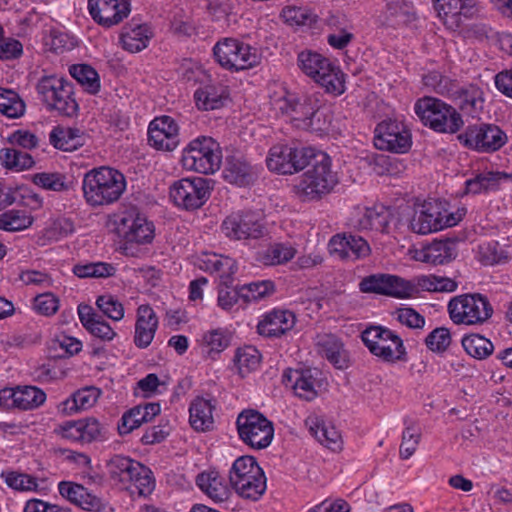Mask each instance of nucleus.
Here are the masks:
<instances>
[{
  "label": "nucleus",
  "instance_id": "f257e3e1",
  "mask_svg": "<svg viewBox=\"0 0 512 512\" xmlns=\"http://www.w3.org/2000/svg\"><path fill=\"white\" fill-rule=\"evenodd\" d=\"M86 202L93 206L115 203L126 190L125 176L118 170L102 166L88 171L82 181Z\"/></svg>",
  "mask_w": 512,
  "mask_h": 512
},
{
  "label": "nucleus",
  "instance_id": "f03ea898",
  "mask_svg": "<svg viewBox=\"0 0 512 512\" xmlns=\"http://www.w3.org/2000/svg\"><path fill=\"white\" fill-rule=\"evenodd\" d=\"M275 109L287 115L298 129L320 132L325 129V119L321 112V100L318 93L296 96L287 93L274 101Z\"/></svg>",
  "mask_w": 512,
  "mask_h": 512
},
{
  "label": "nucleus",
  "instance_id": "7ed1b4c3",
  "mask_svg": "<svg viewBox=\"0 0 512 512\" xmlns=\"http://www.w3.org/2000/svg\"><path fill=\"white\" fill-rule=\"evenodd\" d=\"M297 66L307 77L325 89L340 95L345 91L344 73L329 58L313 50H303L297 55Z\"/></svg>",
  "mask_w": 512,
  "mask_h": 512
},
{
  "label": "nucleus",
  "instance_id": "20e7f679",
  "mask_svg": "<svg viewBox=\"0 0 512 512\" xmlns=\"http://www.w3.org/2000/svg\"><path fill=\"white\" fill-rule=\"evenodd\" d=\"M466 208L459 207L454 211L447 208V203L429 199L413 206H400L397 221L401 224H458L464 220Z\"/></svg>",
  "mask_w": 512,
  "mask_h": 512
},
{
  "label": "nucleus",
  "instance_id": "39448f33",
  "mask_svg": "<svg viewBox=\"0 0 512 512\" xmlns=\"http://www.w3.org/2000/svg\"><path fill=\"white\" fill-rule=\"evenodd\" d=\"M229 481L241 498L252 501L260 499L267 488L264 471L252 456H242L234 461Z\"/></svg>",
  "mask_w": 512,
  "mask_h": 512
},
{
  "label": "nucleus",
  "instance_id": "423d86ee",
  "mask_svg": "<svg viewBox=\"0 0 512 512\" xmlns=\"http://www.w3.org/2000/svg\"><path fill=\"white\" fill-rule=\"evenodd\" d=\"M422 123L439 133L454 134L464 125L460 113L451 105L434 97H423L414 106Z\"/></svg>",
  "mask_w": 512,
  "mask_h": 512
},
{
  "label": "nucleus",
  "instance_id": "0eeeda50",
  "mask_svg": "<svg viewBox=\"0 0 512 512\" xmlns=\"http://www.w3.org/2000/svg\"><path fill=\"white\" fill-rule=\"evenodd\" d=\"M111 478L141 496L150 494L155 486L151 471L141 463L122 455L113 456L108 462Z\"/></svg>",
  "mask_w": 512,
  "mask_h": 512
},
{
  "label": "nucleus",
  "instance_id": "6e6552de",
  "mask_svg": "<svg viewBox=\"0 0 512 512\" xmlns=\"http://www.w3.org/2000/svg\"><path fill=\"white\" fill-rule=\"evenodd\" d=\"M331 158L319 153L316 162L301 175L295 185L297 195L304 200H313L328 194L337 184V175L331 170Z\"/></svg>",
  "mask_w": 512,
  "mask_h": 512
},
{
  "label": "nucleus",
  "instance_id": "1a4fd4ad",
  "mask_svg": "<svg viewBox=\"0 0 512 512\" xmlns=\"http://www.w3.org/2000/svg\"><path fill=\"white\" fill-rule=\"evenodd\" d=\"M451 321L456 325L480 326L493 315L488 298L480 293H467L453 297L447 305Z\"/></svg>",
  "mask_w": 512,
  "mask_h": 512
},
{
  "label": "nucleus",
  "instance_id": "9d476101",
  "mask_svg": "<svg viewBox=\"0 0 512 512\" xmlns=\"http://www.w3.org/2000/svg\"><path fill=\"white\" fill-rule=\"evenodd\" d=\"M222 158L219 143L209 136H199L191 140L182 153L185 169L206 175L219 170Z\"/></svg>",
  "mask_w": 512,
  "mask_h": 512
},
{
  "label": "nucleus",
  "instance_id": "9b49d317",
  "mask_svg": "<svg viewBox=\"0 0 512 512\" xmlns=\"http://www.w3.org/2000/svg\"><path fill=\"white\" fill-rule=\"evenodd\" d=\"M216 62L229 71H242L256 67L261 60L258 49L232 37L220 39L213 47Z\"/></svg>",
  "mask_w": 512,
  "mask_h": 512
},
{
  "label": "nucleus",
  "instance_id": "f8f14e48",
  "mask_svg": "<svg viewBox=\"0 0 512 512\" xmlns=\"http://www.w3.org/2000/svg\"><path fill=\"white\" fill-rule=\"evenodd\" d=\"M36 90L49 111L56 110L69 117L76 114L78 104L73 97V88L64 78L56 75L42 76L36 85Z\"/></svg>",
  "mask_w": 512,
  "mask_h": 512
},
{
  "label": "nucleus",
  "instance_id": "ddd939ff",
  "mask_svg": "<svg viewBox=\"0 0 512 512\" xmlns=\"http://www.w3.org/2000/svg\"><path fill=\"white\" fill-rule=\"evenodd\" d=\"M361 339L371 354L388 363L402 361L406 356V348L401 337L394 331L383 326L367 327Z\"/></svg>",
  "mask_w": 512,
  "mask_h": 512
},
{
  "label": "nucleus",
  "instance_id": "4468645a",
  "mask_svg": "<svg viewBox=\"0 0 512 512\" xmlns=\"http://www.w3.org/2000/svg\"><path fill=\"white\" fill-rule=\"evenodd\" d=\"M240 439L254 449H263L270 445L274 428L263 414L256 410L242 411L236 421Z\"/></svg>",
  "mask_w": 512,
  "mask_h": 512
},
{
  "label": "nucleus",
  "instance_id": "2eb2a0df",
  "mask_svg": "<svg viewBox=\"0 0 512 512\" xmlns=\"http://www.w3.org/2000/svg\"><path fill=\"white\" fill-rule=\"evenodd\" d=\"M210 196L208 180L202 177L182 178L170 187L174 203L186 210L200 208Z\"/></svg>",
  "mask_w": 512,
  "mask_h": 512
},
{
  "label": "nucleus",
  "instance_id": "dca6fc26",
  "mask_svg": "<svg viewBox=\"0 0 512 512\" xmlns=\"http://www.w3.org/2000/svg\"><path fill=\"white\" fill-rule=\"evenodd\" d=\"M458 140L470 149L491 152L500 149L507 142V136L496 125L480 124L468 126L458 135Z\"/></svg>",
  "mask_w": 512,
  "mask_h": 512
},
{
  "label": "nucleus",
  "instance_id": "f3484780",
  "mask_svg": "<svg viewBox=\"0 0 512 512\" xmlns=\"http://www.w3.org/2000/svg\"><path fill=\"white\" fill-rule=\"evenodd\" d=\"M374 144L379 150L405 153L411 147V135L402 122L390 119L377 125Z\"/></svg>",
  "mask_w": 512,
  "mask_h": 512
},
{
  "label": "nucleus",
  "instance_id": "a211bd4d",
  "mask_svg": "<svg viewBox=\"0 0 512 512\" xmlns=\"http://www.w3.org/2000/svg\"><path fill=\"white\" fill-rule=\"evenodd\" d=\"M359 289L363 293L384 294L396 298H409L416 292L414 285L410 282L394 275L381 273L364 277L359 283Z\"/></svg>",
  "mask_w": 512,
  "mask_h": 512
},
{
  "label": "nucleus",
  "instance_id": "6ab92c4d",
  "mask_svg": "<svg viewBox=\"0 0 512 512\" xmlns=\"http://www.w3.org/2000/svg\"><path fill=\"white\" fill-rule=\"evenodd\" d=\"M179 126L168 115L156 117L148 127V142L157 150L173 151L179 145Z\"/></svg>",
  "mask_w": 512,
  "mask_h": 512
},
{
  "label": "nucleus",
  "instance_id": "aec40b11",
  "mask_svg": "<svg viewBox=\"0 0 512 512\" xmlns=\"http://www.w3.org/2000/svg\"><path fill=\"white\" fill-rule=\"evenodd\" d=\"M320 372L317 369H288L283 374V382L291 387L299 398L313 400L321 388Z\"/></svg>",
  "mask_w": 512,
  "mask_h": 512
},
{
  "label": "nucleus",
  "instance_id": "412c9836",
  "mask_svg": "<svg viewBox=\"0 0 512 512\" xmlns=\"http://www.w3.org/2000/svg\"><path fill=\"white\" fill-rule=\"evenodd\" d=\"M92 18L104 27L117 25L130 13L129 0H88Z\"/></svg>",
  "mask_w": 512,
  "mask_h": 512
},
{
  "label": "nucleus",
  "instance_id": "4be33fe9",
  "mask_svg": "<svg viewBox=\"0 0 512 512\" xmlns=\"http://www.w3.org/2000/svg\"><path fill=\"white\" fill-rule=\"evenodd\" d=\"M296 322V317L289 310L273 309L261 318L257 325L260 335L274 338L281 337L290 331Z\"/></svg>",
  "mask_w": 512,
  "mask_h": 512
},
{
  "label": "nucleus",
  "instance_id": "5701e85b",
  "mask_svg": "<svg viewBox=\"0 0 512 512\" xmlns=\"http://www.w3.org/2000/svg\"><path fill=\"white\" fill-rule=\"evenodd\" d=\"M256 175V168L247 161L244 155L234 153L226 157L223 177L227 182L246 186L253 182Z\"/></svg>",
  "mask_w": 512,
  "mask_h": 512
},
{
  "label": "nucleus",
  "instance_id": "b1692460",
  "mask_svg": "<svg viewBox=\"0 0 512 512\" xmlns=\"http://www.w3.org/2000/svg\"><path fill=\"white\" fill-rule=\"evenodd\" d=\"M158 328V317L149 305H140L136 311L134 344L141 349L153 341Z\"/></svg>",
  "mask_w": 512,
  "mask_h": 512
},
{
  "label": "nucleus",
  "instance_id": "393cba45",
  "mask_svg": "<svg viewBox=\"0 0 512 512\" xmlns=\"http://www.w3.org/2000/svg\"><path fill=\"white\" fill-rule=\"evenodd\" d=\"M317 352L338 369L348 366V355L343 342L332 333H319L315 338Z\"/></svg>",
  "mask_w": 512,
  "mask_h": 512
},
{
  "label": "nucleus",
  "instance_id": "a878e982",
  "mask_svg": "<svg viewBox=\"0 0 512 512\" xmlns=\"http://www.w3.org/2000/svg\"><path fill=\"white\" fill-rule=\"evenodd\" d=\"M161 411L159 403H146L137 405L126 411L118 423L117 429L120 435H127L143 423L152 421Z\"/></svg>",
  "mask_w": 512,
  "mask_h": 512
},
{
  "label": "nucleus",
  "instance_id": "bb28decb",
  "mask_svg": "<svg viewBox=\"0 0 512 512\" xmlns=\"http://www.w3.org/2000/svg\"><path fill=\"white\" fill-rule=\"evenodd\" d=\"M305 425L310 434L315 437L320 444L332 451L341 449L342 438L334 425L316 415L308 416L305 420Z\"/></svg>",
  "mask_w": 512,
  "mask_h": 512
},
{
  "label": "nucleus",
  "instance_id": "cd10ccee",
  "mask_svg": "<svg viewBox=\"0 0 512 512\" xmlns=\"http://www.w3.org/2000/svg\"><path fill=\"white\" fill-rule=\"evenodd\" d=\"M194 100L197 108L200 110L219 109L227 102L228 91L222 84L210 81L195 90Z\"/></svg>",
  "mask_w": 512,
  "mask_h": 512
},
{
  "label": "nucleus",
  "instance_id": "c85d7f7f",
  "mask_svg": "<svg viewBox=\"0 0 512 512\" xmlns=\"http://www.w3.org/2000/svg\"><path fill=\"white\" fill-rule=\"evenodd\" d=\"M78 316L81 324L94 337L102 341H112L117 333L114 329L88 305L78 306Z\"/></svg>",
  "mask_w": 512,
  "mask_h": 512
},
{
  "label": "nucleus",
  "instance_id": "c756f323",
  "mask_svg": "<svg viewBox=\"0 0 512 512\" xmlns=\"http://www.w3.org/2000/svg\"><path fill=\"white\" fill-rule=\"evenodd\" d=\"M196 483L200 490L215 502H223L229 498V487L218 471L202 472L198 475Z\"/></svg>",
  "mask_w": 512,
  "mask_h": 512
},
{
  "label": "nucleus",
  "instance_id": "7c9ffc66",
  "mask_svg": "<svg viewBox=\"0 0 512 512\" xmlns=\"http://www.w3.org/2000/svg\"><path fill=\"white\" fill-rule=\"evenodd\" d=\"M101 395V390L95 386H86L75 393L69 398L64 400L59 405V410L64 414L70 415L81 410H87L94 406Z\"/></svg>",
  "mask_w": 512,
  "mask_h": 512
},
{
  "label": "nucleus",
  "instance_id": "2f4dec72",
  "mask_svg": "<svg viewBox=\"0 0 512 512\" xmlns=\"http://www.w3.org/2000/svg\"><path fill=\"white\" fill-rule=\"evenodd\" d=\"M50 143L63 151H75L85 144L84 133L78 128L57 126L49 135Z\"/></svg>",
  "mask_w": 512,
  "mask_h": 512
},
{
  "label": "nucleus",
  "instance_id": "473e14b6",
  "mask_svg": "<svg viewBox=\"0 0 512 512\" xmlns=\"http://www.w3.org/2000/svg\"><path fill=\"white\" fill-rule=\"evenodd\" d=\"M454 258V249L451 245L450 238L445 240H437L424 247L422 250L417 252L415 259L417 261L433 264L442 265L446 262L451 261Z\"/></svg>",
  "mask_w": 512,
  "mask_h": 512
},
{
  "label": "nucleus",
  "instance_id": "72a5a7b5",
  "mask_svg": "<svg viewBox=\"0 0 512 512\" xmlns=\"http://www.w3.org/2000/svg\"><path fill=\"white\" fill-rule=\"evenodd\" d=\"M389 209L381 204L372 207L355 206L350 213V221L354 224H389L394 221Z\"/></svg>",
  "mask_w": 512,
  "mask_h": 512
},
{
  "label": "nucleus",
  "instance_id": "f704fd0d",
  "mask_svg": "<svg viewBox=\"0 0 512 512\" xmlns=\"http://www.w3.org/2000/svg\"><path fill=\"white\" fill-rule=\"evenodd\" d=\"M152 32L148 25H130L124 28L120 40L122 47L131 53H137L148 46Z\"/></svg>",
  "mask_w": 512,
  "mask_h": 512
},
{
  "label": "nucleus",
  "instance_id": "c9c22d12",
  "mask_svg": "<svg viewBox=\"0 0 512 512\" xmlns=\"http://www.w3.org/2000/svg\"><path fill=\"white\" fill-rule=\"evenodd\" d=\"M189 422L197 431H206L213 426V406L202 397L194 399L189 407Z\"/></svg>",
  "mask_w": 512,
  "mask_h": 512
},
{
  "label": "nucleus",
  "instance_id": "e433bc0d",
  "mask_svg": "<svg viewBox=\"0 0 512 512\" xmlns=\"http://www.w3.org/2000/svg\"><path fill=\"white\" fill-rule=\"evenodd\" d=\"M327 24L330 29L327 35V42L332 48L344 49L354 39L351 26L343 17L331 16Z\"/></svg>",
  "mask_w": 512,
  "mask_h": 512
},
{
  "label": "nucleus",
  "instance_id": "4c0bfd02",
  "mask_svg": "<svg viewBox=\"0 0 512 512\" xmlns=\"http://www.w3.org/2000/svg\"><path fill=\"white\" fill-rule=\"evenodd\" d=\"M435 5L439 15L458 23L461 16L468 18L474 14L477 0H436Z\"/></svg>",
  "mask_w": 512,
  "mask_h": 512
},
{
  "label": "nucleus",
  "instance_id": "58836bf2",
  "mask_svg": "<svg viewBox=\"0 0 512 512\" xmlns=\"http://www.w3.org/2000/svg\"><path fill=\"white\" fill-rule=\"evenodd\" d=\"M230 344V335L226 329L216 328L203 333L200 346L211 359L223 352Z\"/></svg>",
  "mask_w": 512,
  "mask_h": 512
},
{
  "label": "nucleus",
  "instance_id": "ea45409f",
  "mask_svg": "<svg viewBox=\"0 0 512 512\" xmlns=\"http://www.w3.org/2000/svg\"><path fill=\"white\" fill-rule=\"evenodd\" d=\"M292 149L289 144H277L270 148L266 164L270 171L278 174H292Z\"/></svg>",
  "mask_w": 512,
  "mask_h": 512
},
{
  "label": "nucleus",
  "instance_id": "a19ab883",
  "mask_svg": "<svg viewBox=\"0 0 512 512\" xmlns=\"http://www.w3.org/2000/svg\"><path fill=\"white\" fill-rule=\"evenodd\" d=\"M1 478L8 487L20 492H38L44 483L37 477L17 471L2 472Z\"/></svg>",
  "mask_w": 512,
  "mask_h": 512
},
{
  "label": "nucleus",
  "instance_id": "79ce46f5",
  "mask_svg": "<svg viewBox=\"0 0 512 512\" xmlns=\"http://www.w3.org/2000/svg\"><path fill=\"white\" fill-rule=\"evenodd\" d=\"M260 360L261 355L253 346L238 348L233 358L234 365L242 377L255 371L260 365Z\"/></svg>",
  "mask_w": 512,
  "mask_h": 512
},
{
  "label": "nucleus",
  "instance_id": "37998d69",
  "mask_svg": "<svg viewBox=\"0 0 512 512\" xmlns=\"http://www.w3.org/2000/svg\"><path fill=\"white\" fill-rule=\"evenodd\" d=\"M26 109L25 102L12 89L0 88V113L7 118H20Z\"/></svg>",
  "mask_w": 512,
  "mask_h": 512
},
{
  "label": "nucleus",
  "instance_id": "c03bdc74",
  "mask_svg": "<svg viewBox=\"0 0 512 512\" xmlns=\"http://www.w3.org/2000/svg\"><path fill=\"white\" fill-rule=\"evenodd\" d=\"M404 425L399 454L402 459H409L417 450L421 439V430L412 419L406 418Z\"/></svg>",
  "mask_w": 512,
  "mask_h": 512
},
{
  "label": "nucleus",
  "instance_id": "a18cd8bd",
  "mask_svg": "<svg viewBox=\"0 0 512 512\" xmlns=\"http://www.w3.org/2000/svg\"><path fill=\"white\" fill-rule=\"evenodd\" d=\"M71 76L90 94H96L100 89V80L97 71L86 64L70 67Z\"/></svg>",
  "mask_w": 512,
  "mask_h": 512
},
{
  "label": "nucleus",
  "instance_id": "49530a36",
  "mask_svg": "<svg viewBox=\"0 0 512 512\" xmlns=\"http://www.w3.org/2000/svg\"><path fill=\"white\" fill-rule=\"evenodd\" d=\"M17 393V409L19 410H33L46 400L45 392L35 386H18Z\"/></svg>",
  "mask_w": 512,
  "mask_h": 512
},
{
  "label": "nucleus",
  "instance_id": "de8ad7c7",
  "mask_svg": "<svg viewBox=\"0 0 512 512\" xmlns=\"http://www.w3.org/2000/svg\"><path fill=\"white\" fill-rule=\"evenodd\" d=\"M462 346L467 354L476 359H485L494 350L492 342L479 334L465 336L462 339Z\"/></svg>",
  "mask_w": 512,
  "mask_h": 512
},
{
  "label": "nucleus",
  "instance_id": "09e8293b",
  "mask_svg": "<svg viewBox=\"0 0 512 512\" xmlns=\"http://www.w3.org/2000/svg\"><path fill=\"white\" fill-rule=\"evenodd\" d=\"M0 161L8 169L22 171L33 166L34 161L30 154L15 148H4L0 151Z\"/></svg>",
  "mask_w": 512,
  "mask_h": 512
},
{
  "label": "nucleus",
  "instance_id": "8fccbe9b",
  "mask_svg": "<svg viewBox=\"0 0 512 512\" xmlns=\"http://www.w3.org/2000/svg\"><path fill=\"white\" fill-rule=\"evenodd\" d=\"M221 232L230 240L242 241L244 244L265 235L263 226H221Z\"/></svg>",
  "mask_w": 512,
  "mask_h": 512
},
{
  "label": "nucleus",
  "instance_id": "3c124183",
  "mask_svg": "<svg viewBox=\"0 0 512 512\" xmlns=\"http://www.w3.org/2000/svg\"><path fill=\"white\" fill-rule=\"evenodd\" d=\"M274 292L275 284L271 280L252 282L239 288L240 298H243L247 302L264 299Z\"/></svg>",
  "mask_w": 512,
  "mask_h": 512
},
{
  "label": "nucleus",
  "instance_id": "603ef678",
  "mask_svg": "<svg viewBox=\"0 0 512 512\" xmlns=\"http://www.w3.org/2000/svg\"><path fill=\"white\" fill-rule=\"evenodd\" d=\"M115 232L123 236L125 245L148 243L154 237L152 226H117Z\"/></svg>",
  "mask_w": 512,
  "mask_h": 512
},
{
  "label": "nucleus",
  "instance_id": "864d4df0",
  "mask_svg": "<svg viewBox=\"0 0 512 512\" xmlns=\"http://www.w3.org/2000/svg\"><path fill=\"white\" fill-rule=\"evenodd\" d=\"M295 254L296 249L294 247L278 243L272 245L263 253L261 261L267 266L281 265L294 258Z\"/></svg>",
  "mask_w": 512,
  "mask_h": 512
},
{
  "label": "nucleus",
  "instance_id": "5fc2aeb1",
  "mask_svg": "<svg viewBox=\"0 0 512 512\" xmlns=\"http://www.w3.org/2000/svg\"><path fill=\"white\" fill-rule=\"evenodd\" d=\"M292 153H291V163L294 166L292 167V174L304 169L311 162H316V156L319 153H323L322 151L316 150L312 147L302 146L300 144H289Z\"/></svg>",
  "mask_w": 512,
  "mask_h": 512
},
{
  "label": "nucleus",
  "instance_id": "6e6d98bb",
  "mask_svg": "<svg viewBox=\"0 0 512 512\" xmlns=\"http://www.w3.org/2000/svg\"><path fill=\"white\" fill-rule=\"evenodd\" d=\"M423 83L434 92L449 96L455 94L456 82L443 76L437 71H432L423 76Z\"/></svg>",
  "mask_w": 512,
  "mask_h": 512
},
{
  "label": "nucleus",
  "instance_id": "4d7b16f0",
  "mask_svg": "<svg viewBox=\"0 0 512 512\" xmlns=\"http://www.w3.org/2000/svg\"><path fill=\"white\" fill-rule=\"evenodd\" d=\"M449 96L459 99L463 108H477L483 101L482 90L474 84L459 87L456 83L455 94H450Z\"/></svg>",
  "mask_w": 512,
  "mask_h": 512
},
{
  "label": "nucleus",
  "instance_id": "13d9d810",
  "mask_svg": "<svg viewBox=\"0 0 512 512\" xmlns=\"http://www.w3.org/2000/svg\"><path fill=\"white\" fill-rule=\"evenodd\" d=\"M97 308L113 321H120L124 318L125 309L123 304L113 295H101L96 300Z\"/></svg>",
  "mask_w": 512,
  "mask_h": 512
},
{
  "label": "nucleus",
  "instance_id": "bf43d9fd",
  "mask_svg": "<svg viewBox=\"0 0 512 512\" xmlns=\"http://www.w3.org/2000/svg\"><path fill=\"white\" fill-rule=\"evenodd\" d=\"M281 16L291 26L311 25L316 21V15L304 7L287 6L282 9Z\"/></svg>",
  "mask_w": 512,
  "mask_h": 512
},
{
  "label": "nucleus",
  "instance_id": "052dcab7",
  "mask_svg": "<svg viewBox=\"0 0 512 512\" xmlns=\"http://www.w3.org/2000/svg\"><path fill=\"white\" fill-rule=\"evenodd\" d=\"M450 344L451 334L449 329L445 327L435 328L425 338V345L432 352H444Z\"/></svg>",
  "mask_w": 512,
  "mask_h": 512
},
{
  "label": "nucleus",
  "instance_id": "680f3d73",
  "mask_svg": "<svg viewBox=\"0 0 512 512\" xmlns=\"http://www.w3.org/2000/svg\"><path fill=\"white\" fill-rule=\"evenodd\" d=\"M263 219L264 213L260 209H237L225 218L223 224H259Z\"/></svg>",
  "mask_w": 512,
  "mask_h": 512
},
{
  "label": "nucleus",
  "instance_id": "e2e57ef3",
  "mask_svg": "<svg viewBox=\"0 0 512 512\" xmlns=\"http://www.w3.org/2000/svg\"><path fill=\"white\" fill-rule=\"evenodd\" d=\"M80 443H91L102 436L103 426L95 418L79 419Z\"/></svg>",
  "mask_w": 512,
  "mask_h": 512
},
{
  "label": "nucleus",
  "instance_id": "0e129e2a",
  "mask_svg": "<svg viewBox=\"0 0 512 512\" xmlns=\"http://www.w3.org/2000/svg\"><path fill=\"white\" fill-rule=\"evenodd\" d=\"M219 262L211 274H215L220 281V284L229 287L233 282V277L237 271L236 261L230 257L221 255Z\"/></svg>",
  "mask_w": 512,
  "mask_h": 512
},
{
  "label": "nucleus",
  "instance_id": "69168bd1",
  "mask_svg": "<svg viewBox=\"0 0 512 512\" xmlns=\"http://www.w3.org/2000/svg\"><path fill=\"white\" fill-rule=\"evenodd\" d=\"M396 319L411 329H423L425 326V317L410 307H402L395 312Z\"/></svg>",
  "mask_w": 512,
  "mask_h": 512
},
{
  "label": "nucleus",
  "instance_id": "338daca9",
  "mask_svg": "<svg viewBox=\"0 0 512 512\" xmlns=\"http://www.w3.org/2000/svg\"><path fill=\"white\" fill-rule=\"evenodd\" d=\"M34 309L44 316L54 315L59 309V299L50 292L37 295L34 298Z\"/></svg>",
  "mask_w": 512,
  "mask_h": 512
},
{
  "label": "nucleus",
  "instance_id": "774afa93",
  "mask_svg": "<svg viewBox=\"0 0 512 512\" xmlns=\"http://www.w3.org/2000/svg\"><path fill=\"white\" fill-rule=\"evenodd\" d=\"M64 179L58 173H37L33 176V183L47 190L62 191L66 187Z\"/></svg>",
  "mask_w": 512,
  "mask_h": 512
}]
</instances>
